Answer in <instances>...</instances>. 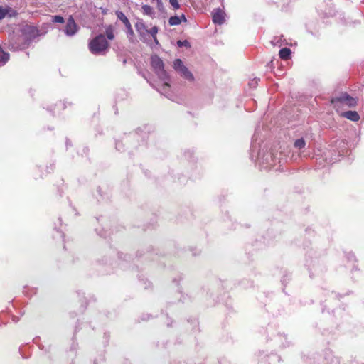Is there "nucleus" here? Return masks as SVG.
<instances>
[{
	"label": "nucleus",
	"mask_w": 364,
	"mask_h": 364,
	"mask_svg": "<svg viewBox=\"0 0 364 364\" xmlns=\"http://www.w3.org/2000/svg\"><path fill=\"white\" fill-rule=\"evenodd\" d=\"M178 73H181V75L183 77H184L186 79L188 80L192 81L194 79L193 74L188 70V68L186 66H184V68H183V69L180 70Z\"/></svg>",
	"instance_id": "10"
},
{
	"label": "nucleus",
	"mask_w": 364,
	"mask_h": 364,
	"mask_svg": "<svg viewBox=\"0 0 364 364\" xmlns=\"http://www.w3.org/2000/svg\"><path fill=\"white\" fill-rule=\"evenodd\" d=\"M341 116L353 122H358L360 119V116L356 111L344 112L341 114Z\"/></svg>",
	"instance_id": "7"
},
{
	"label": "nucleus",
	"mask_w": 364,
	"mask_h": 364,
	"mask_svg": "<svg viewBox=\"0 0 364 364\" xmlns=\"http://www.w3.org/2000/svg\"><path fill=\"white\" fill-rule=\"evenodd\" d=\"M213 21L218 25H221L225 21V13L220 9H214L213 13Z\"/></svg>",
	"instance_id": "6"
},
{
	"label": "nucleus",
	"mask_w": 364,
	"mask_h": 364,
	"mask_svg": "<svg viewBox=\"0 0 364 364\" xmlns=\"http://www.w3.org/2000/svg\"><path fill=\"white\" fill-rule=\"evenodd\" d=\"M78 28L72 16H70L68 18L65 28V33L68 36H73L77 32Z\"/></svg>",
	"instance_id": "5"
},
{
	"label": "nucleus",
	"mask_w": 364,
	"mask_h": 364,
	"mask_svg": "<svg viewBox=\"0 0 364 364\" xmlns=\"http://www.w3.org/2000/svg\"><path fill=\"white\" fill-rule=\"evenodd\" d=\"M151 65L156 70H164L163 60L157 55L151 57Z\"/></svg>",
	"instance_id": "8"
},
{
	"label": "nucleus",
	"mask_w": 364,
	"mask_h": 364,
	"mask_svg": "<svg viewBox=\"0 0 364 364\" xmlns=\"http://www.w3.org/2000/svg\"><path fill=\"white\" fill-rule=\"evenodd\" d=\"M129 61H130V63H131L132 65H135V63H134L132 60H129Z\"/></svg>",
	"instance_id": "26"
},
{
	"label": "nucleus",
	"mask_w": 364,
	"mask_h": 364,
	"mask_svg": "<svg viewBox=\"0 0 364 364\" xmlns=\"http://www.w3.org/2000/svg\"><path fill=\"white\" fill-rule=\"evenodd\" d=\"M116 15L119 20H120L125 26L126 32L127 34V37L131 42H134V33L132 28L131 23L127 18V17L124 15L122 11H117Z\"/></svg>",
	"instance_id": "4"
},
{
	"label": "nucleus",
	"mask_w": 364,
	"mask_h": 364,
	"mask_svg": "<svg viewBox=\"0 0 364 364\" xmlns=\"http://www.w3.org/2000/svg\"><path fill=\"white\" fill-rule=\"evenodd\" d=\"M1 48H0V50H1Z\"/></svg>",
	"instance_id": "28"
},
{
	"label": "nucleus",
	"mask_w": 364,
	"mask_h": 364,
	"mask_svg": "<svg viewBox=\"0 0 364 364\" xmlns=\"http://www.w3.org/2000/svg\"><path fill=\"white\" fill-rule=\"evenodd\" d=\"M164 85L169 87V85L168 83H164Z\"/></svg>",
	"instance_id": "27"
},
{
	"label": "nucleus",
	"mask_w": 364,
	"mask_h": 364,
	"mask_svg": "<svg viewBox=\"0 0 364 364\" xmlns=\"http://www.w3.org/2000/svg\"><path fill=\"white\" fill-rule=\"evenodd\" d=\"M183 61L181 59H176L173 62V68L176 71L179 72L184 68Z\"/></svg>",
	"instance_id": "12"
},
{
	"label": "nucleus",
	"mask_w": 364,
	"mask_h": 364,
	"mask_svg": "<svg viewBox=\"0 0 364 364\" xmlns=\"http://www.w3.org/2000/svg\"><path fill=\"white\" fill-rule=\"evenodd\" d=\"M169 3L174 9H178L180 8V4L178 0H169Z\"/></svg>",
	"instance_id": "19"
},
{
	"label": "nucleus",
	"mask_w": 364,
	"mask_h": 364,
	"mask_svg": "<svg viewBox=\"0 0 364 364\" xmlns=\"http://www.w3.org/2000/svg\"><path fill=\"white\" fill-rule=\"evenodd\" d=\"M106 36L109 40H113L114 38V31L112 26L106 28Z\"/></svg>",
	"instance_id": "15"
},
{
	"label": "nucleus",
	"mask_w": 364,
	"mask_h": 364,
	"mask_svg": "<svg viewBox=\"0 0 364 364\" xmlns=\"http://www.w3.org/2000/svg\"><path fill=\"white\" fill-rule=\"evenodd\" d=\"M6 16H8L9 18L16 17L18 14V13L17 12L16 10L12 9L11 7H10L9 6H6Z\"/></svg>",
	"instance_id": "11"
},
{
	"label": "nucleus",
	"mask_w": 364,
	"mask_h": 364,
	"mask_svg": "<svg viewBox=\"0 0 364 364\" xmlns=\"http://www.w3.org/2000/svg\"><path fill=\"white\" fill-rule=\"evenodd\" d=\"M122 146H123V144L122 142L118 141L116 143V149H118L119 151L122 150V148H123Z\"/></svg>",
	"instance_id": "22"
},
{
	"label": "nucleus",
	"mask_w": 364,
	"mask_h": 364,
	"mask_svg": "<svg viewBox=\"0 0 364 364\" xmlns=\"http://www.w3.org/2000/svg\"><path fill=\"white\" fill-rule=\"evenodd\" d=\"M177 45L179 47H182V46L189 47L190 46V43H189V42L188 41H177Z\"/></svg>",
	"instance_id": "21"
},
{
	"label": "nucleus",
	"mask_w": 364,
	"mask_h": 364,
	"mask_svg": "<svg viewBox=\"0 0 364 364\" xmlns=\"http://www.w3.org/2000/svg\"><path fill=\"white\" fill-rule=\"evenodd\" d=\"M127 59H124L123 64L125 65L127 63Z\"/></svg>",
	"instance_id": "24"
},
{
	"label": "nucleus",
	"mask_w": 364,
	"mask_h": 364,
	"mask_svg": "<svg viewBox=\"0 0 364 364\" xmlns=\"http://www.w3.org/2000/svg\"><path fill=\"white\" fill-rule=\"evenodd\" d=\"M52 18H53L52 21L53 23H63L65 21L63 17H62L61 16H53Z\"/></svg>",
	"instance_id": "18"
},
{
	"label": "nucleus",
	"mask_w": 364,
	"mask_h": 364,
	"mask_svg": "<svg viewBox=\"0 0 364 364\" xmlns=\"http://www.w3.org/2000/svg\"><path fill=\"white\" fill-rule=\"evenodd\" d=\"M13 321H14V322H16L18 320H17V319H16V318H15V317H14Z\"/></svg>",
	"instance_id": "25"
},
{
	"label": "nucleus",
	"mask_w": 364,
	"mask_h": 364,
	"mask_svg": "<svg viewBox=\"0 0 364 364\" xmlns=\"http://www.w3.org/2000/svg\"><path fill=\"white\" fill-rule=\"evenodd\" d=\"M108 47L109 43L102 34L97 36L89 43L90 51L94 55H103Z\"/></svg>",
	"instance_id": "1"
},
{
	"label": "nucleus",
	"mask_w": 364,
	"mask_h": 364,
	"mask_svg": "<svg viewBox=\"0 0 364 364\" xmlns=\"http://www.w3.org/2000/svg\"><path fill=\"white\" fill-rule=\"evenodd\" d=\"M6 16V6H0V20H2Z\"/></svg>",
	"instance_id": "20"
},
{
	"label": "nucleus",
	"mask_w": 364,
	"mask_h": 364,
	"mask_svg": "<svg viewBox=\"0 0 364 364\" xmlns=\"http://www.w3.org/2000/svg\"><path fill=\"white\" fill-rule=\"evenodd\" d=\"M9 59V55L8 53H6L2 50V49L0 50V63L3 65L5 64Z\"/></svg>",
	"instance_id": "13"
},
{
	"label": "nucleus",
	"mask_w": 364,
	"mask_h": 364,
	"mask_svg": "<svg viewBox=\"0 0 364 364\" xmlns=\"http://www.w3.org/2000/svg\"><path fill=\"white\" fill-rule=\"evenodd\" d=\"M306 145V142L303 139H296L294 142V146L299 149L304 148Z\"/></svg>",
	"instance_id": "17"
},
{
	"label": "nucleus",
	"mask_w": 364,
	"mask_h": 364,
	"mask_svg": "<svg viewBox=\"0 0 364 364\" xmlns=\"http://www.w3.org/2000/svg\"><path fill=\"white\" fill-rule=\"evenodd\" d=\"M142 11L144 14L152 16L154 14L153 9L148 5H144L142 6Z\"/></svg>",
	"instance_id": "16"
},
{
	"label": "nucleus",
	"mask_w": 364,
	"mask_h": 364,
	"mask_svg": "<svg viewBox=\"0 0 364 364\" xmlns=\"http://www.w3.org/2000/svg\"><path fill=\"white\" fill-rule=\"evenodd\" d=\"M291 50L289 48H283L279 50V55L282 60H287L291 57Z\"/></svg>",
	"instance_id": "9"
},
{
	"label": "nucleus",
	"mask_w": 364,
	"mask_h": 364,
	"mask_svg": "<svg viewBox=\"0 0 364 364\" xmlns=\"http://www.w3.org/2000/svg\"><path fill=\"white\" fill-rule=\"evenodd\" d=\"M181 22L180 17L177 16L170 17L168 20V23L171 26H177L179 25Z\"/></svg>",
	"instance_id": "14"
},
{
	"label": "nucleus",
	"mask_w": 364,
	"mask_h": 364,
	"mask_svg": "<svg viewBox=\"0 0 364 364\" xmlns=\"http://www.w3.org/2000/svg\"><path fill=\"white\" fill-rule=\"evenodd\" d=\"M180 18H181V21H183L186 22L187 21L186 17H185V15H183V14L181 15Z\"/></svg>",
	"instance_id": "23"
},
{
	"label": "nucleus",
	"mask_w": 364,
	"mask_h": 364,
	"mask_svg": "<svg viewBox=\"0 0 364 364\" xmlns=\"http://www.w3.org/2000/svg\"><path fill=\"white\" fill-rule=\"evenodd\" d=\"M331 103L336 110H338L343 105L349 107H355L357 105V101L346 92H343L338 97H333L331 100Z\"/></svg>",
	"instance_id": "2"
},
{
	"label": "nucleus",
	"mask_w": 364,
	"mask_h": 364,
	"mask_svg": "<svg viewBox=\"0 0 364 364\" xmlns=\"http://www.w3.org/2000/svg\"><path fill=\"white\" fill-rule=\"evenodd\" d=\"M138 32L141 36V40L146 42L154 41L156 44H159L156 38L158 33V28L156 26H153L151 29H148L143 23L138 22Z\"/></svg>",
	"instance_id": "3"
}]
</instances>
